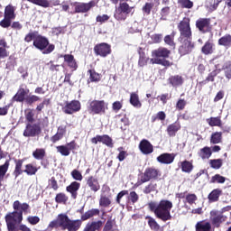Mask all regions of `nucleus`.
<instances>
[{
  "instance_id": "nucleus-60",
  "label": "nucleus",
  "mask_w": 231,
  "mask_h": 231,
  "mask_svg": "<svg viewBox=\"0 0 231 231\" xmlns=\"http://www.w3.org/2000/svg\"><path fill=\"white\" fill-rule=\"evenodd\" d=\"M64 59H65V62H68L69 66H70L71 68L75 66V60H74L73 55H65Z\"/></svg>"
},
{
  "instance_id": "nucleus-21",
  "label": "nucleus",
  "mask_w": 231,
  "mask_h": 231,
  "mask_svg": "<svg viewBox=\"0 0 231 231\" xmlns=\"http://www.w3.org/2000/svg\"><path fill=\"white\" fill-rule=\"evenodd\" d=\"M79 189H80V183L77 182V181H73L72 183H70V185H69L66 188L67 192H70L71 193V198H73V199H77V196H78V190Z\"/></svg>"
},
{
  "instance_id": "nucleus-58",
  "label": "nucleus",
  "mask_w": 231,
  "mask_h": 231,
  "mask_svg": "<svg viewBox=\"0 0 231 231\" xmlns=\"http://www.w3.org/2000/svg\"><path fill=\"white\" fill-rule=\"evenodd\" d=\"M113 225H115V221L112 219H109L106 221L103 231H113Z\"/></svg>"
},
{
  "instance_id": "nucleus-52",
  "label": "nucleus",
  "mask_w": 231,
  "mask_h": 231,
  "mask_svg": "<svg viewBox=\"0 0 231 231\" xmlns=\"http://www.w3.org/2000/svg\"><path fill=\"white\" fill-rule=\"evenodd\" d=\"M55 199H56V203H66V201H68V198L64 193L57 194Z\"/></svg>"
},
{
  "instance_id": "nucleus-27",
  "label": "nucleus",
  "mask_w": 231,
  "mask_h": 231,
  "mask_svg": "<svg viewBox=\"0 0 231 231\" xmlns=\"http://www.w3.org/2000/svg\"><path fill=\"white\" fill-rule=\"evenodd\" d=\"M201 51L204 55H212L214 53V43L207 42L202 47Z\"/></svg>"
},
{
  "instance_id": "nucleus-37",
  "label": "nucleus",
  "mask_w": 231,
  "mask_h": 231,
  "mask_svg": "<svg viewBox=\"0 0 231 231\" xmlns=\"http://www.w3.org/2000/svg\"><path fill=\"white\" fill-rule=\"evenodd\" d=\"M29 3H32V5H37L38 6H42V8H50V2L48 0H27Z\"/></svg>"
},
{
  "instance_id": "nucleus-20",
  "label": "nucleus",
  "mask_w": 231,
  "mask_h": 231,
  "mask_svg": "<svg viewBox=\"0 0 231 231\" xmlns=\"http://www.w3.org/2000/svg\"><path fill=\"white\" fill-rule=\"evenodd\" d=\"M196 231H212V224L208 221H199L195 226Z\"/></svg>"
},
{
  "instance_id": "nucleus-28",
  "label": "nucleus",
  "mask_w": 231,
  "mask_h": 231,
  "mask_svg": "<svg viewBox=\"0 0 231 231\" xmlns=\"http://www.w3.org/2000/svg\"><path fill=\"white\" fill-rule=\"evenodd\" d=\"M62 216L63 214L58 215L57 219L49 224V228H60L62 230Z\"/></svg>"
},
{
  "instance_id": "nucleus-8",
  "label": "nucleus",
  "mask_w": 231,
  "mask_h": 231,
  "mask_svg": "<svg viewBox=\"0 0 231 231\" xmlns=\"http://www.w3.org/2000/svg\"><path fill=\"white\" fill-rule=\"evenodd\" d=\"M41 126L37 124H27L25 130L23 132V136L25 137H34V136H39L41 134Z\"/></svg>"
},
{
  "instance_id": "nucleus-48",
  "label": "nucleus",
  "mask_w": 231,
  "mask_h": 231,
  "mask_svg": "<svg viewBox=\"0 0 231 231\" xmlns=\"http://www.w3.org/2000/svg\"><path fill=\"white\" fill-rule=\"evenodd\" d=\"M99 205L100 207H109L111 205V199L106 196H101L99 199Z\"/></svg>"
},
{
  "instance_id": "nucleus-62",
  "label": "nucleus",
  "mask_w": 231,
  "mask_h": 231,
  "mask_svg": "<svg viewBox=\"0 0 231 231\" xmlns=\"http://www.w3.org/2000/svg\"><path fill=\"white\" fill-rule=\"evenodd\" d=\"M152 6H153L152 4L146 3L145 5L143 7V12H144V14H147V15H149V14H151V10H152Z\"/></svg>"
},
{
  "instance_id": "nucleus-50",
  "label": "nucleus",
  "mask_w": 231,
  "mask_h": 231,
  "mask_svg": "<svg viewBox=\"0 0 231 231\" xmlns=\"http://www.w3.org/2000/svg\"><path fill=\"white\" fill-rule=\"evenodd\" d=\"M156 183L151 182L148 186L144 188V194H151V192H154V190H156Z\"/></svg>"
},
{
  "instance_id": "nucleus-25",
  "label": "nucleus",
  "mask_w": 231,
  "mask_h": 231,
  "mask_svg": "<svg viewBox=\"0 0 231 231\" xmlns=\"http://www.w3.org/2000/svg\"><path fill=\"white\" fill-rule=\"evenodd\" d=\"M199 156H200L202 160H208V158H210V156H212V149H210V147L208 146L200 149V151L199 152Z\"/></svg>"
},
{
  "instance_id": "nucleus-4",
  "label": "nucleus",
  "mask_w": 231,
  "mask_h": 231,
  "mask_svg": "<svg viewBox=\"0 0 231 231\" xmlns=\"http://www.w3.org/2000/svg\"><path fill=\"white\" fill-rule=\"evenodd\" d=\"M32 44L34 48L42 51L43 55H50L55 50V45L50 44L48 38L41 35L35 37Z\"/></svg>"
},
{
  "instance_id": "nucleus-3",
  "label": "nucleus",
  "mask_w": 231,
  "mask_h": 231,
  "mask_svg": "<svg viewBox=\"0 0 231 231\" xmlns=\"http://www.w3.org/2000/svg\"><path fill=\"white\" fill-rule=\"evenodd\" d=\"M169 55H171V51L161 47L152 51V57L154 58L151 59L150 62L152 64H160L161 66L169 67L171 66V61L165 60L169 58Z\"/></svg>"
},
{
  "instance_id": "nucleus-9",
  "label": "nucleus",
  "mask_w": 231,
  "mask_h": 231,
  "mask_svg": "<svg viewBox=\"0 0 231 231\" xmlns=\"http://www.w3.org/2000/svg\"><path fill=\"white\" fill-rule=\"evenodd\" d=\"M160 175V171L156 168H147L144 171L143 177H142L141 181L143 183H147V181H151V180H156Z\"/></svg>"
},
{
  "instance_id": "nucleus-12",
  "label": "nucleus",
  "mask_w": 231,
  "mask_h": 231,
  "mask_svg": "<svg viewBox=\"0 0 231 231\" xmlns=\"http://www.w3.org/2000/svg\"><path fill=\"white\" fill-rule=\"evenodd\" d=\"M62 111L65 112L66 115H73V113L80 111V102L74 100L69 103H66L62 107Z\"/></svg>"
},
{
  "instance_id": "nucleus-40",
  "label": "nucleus",
  "mask_w": 231,
  "mask_h": 231,
  "mask_svg": "<svg viewBox=\"0 0 231 231\" xmlns=\"http://www.w3.org/2000/svg\"><path fill=\"white\" fill-rule=\"evenodd\" d=\"M218 44L220 46H230L231 44V35L227 34L218 40Z\"/></svg>"
},
{
  "instance_id": "nucleus-6",
  "label": "nucleus",
  "mask_w": 231,
  "mask_h": 231,
  "mask_svg": "<svg viewBox=\"0 0 231 231\" xmlns=\"http://www.w3.org/2000/svg\"><path fill=\"white\" fill-rule=\"evenodd\" d=\"M179 30L180 32V36L179 38L180 41L190 39L192 37V31L190 30V23L189 20L181 21L179 24Z\"/></svg>"
},
{
  "instance_id": "nucleus-33",
  "label": "nucleus",
  "mask_w": 231,
  "mask_h": 231,
  "mask_svg": "<svg viewBox=\"0 0 231 231\" xmlns=\"http://www.w3.org/2000/svg\"><path fill=\"white\" fill-rule=\"evenodd\" d=\"M221 192L222 191L219 189H216L213 191H211L208 197L209 201L213 203L217 201L219 199V197L221 196Z\"/></svg>"
},
{
  "instance_id": "nucleus-14",
  "label": "nucleus",
  "mask_w": 231,
  "mask_h": 231,
  "mask_svg": "<svg viewBox=\"0 0 231 231\" xmlns=\"http://www.w3.org/2000/svg\"><path fill=\"white\" fill-rule=\"evenodd\" d=\"M94 51L97 55H100V57H107L111 53V46L107 43H100L94 47Z\"/></svg>"
},
{
  "instance_id": "nucleus-45",
  "label": "nucleus",
  "mask_w": 231,
  "mask_h": 231,
  "mask_svg": "<svg viewBox=\"0 0 231 231\" xmlns=\"http://www.w3.org/2000/svg\"><path fill=\"white\" fill-rule=\"evenodd\" d=\"M178 3H180L182 8L190 9L194 6V3L190 0H178Z\"/></svg>"
},
{
  "instance_id": "nucleus-22",
  "label": "nucleus",
  "mask_w": 231,
  "mask_h": 231,
  "mask_svg": "<svg viewBox=\"0 0 231 231\" xmlns=\"http://www.w3.org/2000/svg\"><path fill=\"white\" fill-rule=\"evenodd\" d=\"M104 225V223L99 221L88 222L83 231H97L100 230V227Z\"/></svg>"
},
{
  "instance_id": "nucleus-18",
  "label": "nucleus",
  "mask_w": 231,
  "mask_h": 231,
  "mask_svg": "<svg viewBox=\"0 0 231 231\" xmlns=\"http://www.w3.org/2000/svg\"><path fill=\"white\" fill-rule=\"evenodd\" d=\"M157 162L164 165H170L174 162V154L172 153H162L157 157Z\"/></svg>"
},
{
  "instance_id": "nucleus-61",
  "label": "nucleus",
  "mask_w": 231,
  "mask_h": 231,
  "mask_svg": "<svg viewBox=\"0 0 231 231\" xmlns=\"http://www.w3.org/2000/svg\"><path fill=\"white\" fill-rule=\"evenodd\" d=\"M44 106H50V98L44 99L43 102L36 107V111H42L44 109Z\"/></svg>"
},
{
  "instance_id": "nucleus-19",
  "label": "nucleus",
  "mask_w": 231,
  "mask_h": 231,
  "mask_svg": "<svg viewBox=\"0 0 231 231\" xmlns=\"http://www.w3.org/2000/svg\"><path fill=\"white\" fill-rule=\"evenodd\" d=\"M139 149L143 154H151L152 152V144L147 140L141 141L139 144Z\"/></svg>"
},
{
  "instance_id": "nucleus-57",
  "label": "nucleus",
  "mask_w": 231,
  "mask_h": 231,
  "mask_svg": "<svg viewBox=\"0 0 231 231\" xmlns=\"http://www.w3.org/2000/svg\"><path fill=\"white\" fill-rule=\"evenodd\" d=\"M220 70H213L211 73L208 74L206 80L208 82H214V79L217 77V74L219 73Z\"/></svg>"
},
{
  "instance_id": "nucleus-47",
  "label": "nucleus",
  "mask_w": 231,
  "mask_h": 231,
  "mask_svg": "<svg viewBox=\"0 0 231 231\" xmlns=\"http://www.w3.org/2000/svg\"><path fill=\"white\" fill-rule=\"evenodd\" d=\"M186 201L189 203V205H194V203L198 201V196H196V194L189 193L186 195Z\"/></svg>"
},
{
  "instance_id": "nucleus-46",
  "label": "nucleus",
  "mask_w": 231,
  "mask_h": 231,
  "mask_svg": "<svg viewBox=\"0 0 231 231\" xmlns=\"http://www.w3.org/2000/svg\"><path fill=\"white\" fill-rule=\"evenodd\" d=\"M210 165L212 169H221V166L223 165V161L221 159L211 160Z\"/></svg>"
},
{
  "instance_id": "nucleus-5",
  "label": "nucleus",
  "mask_w": 231,
  "mask_h": 231,
  "mask_svg": "<svg viewBox=\"0 0 231 231\" xmlns=\"http://www.w3.org/2000/svg\"><path fill=\"white\" fill-rule=\"evenodd\" d=\"M82 226V220H71L68 215L63 214L61 221V230L79 231Z\"/></svg>"
},
{
  "instance_id": "nucleus-17",
  "label": "nucleus",
  "mask_w": 231,
  "mask_h": 231,
  "mask_svg": "<svg viewBox=\"0 0 231 231\" xmlns=\"http://www.w3.org/2000/svg\"><path fill=\"white\" fill-rule=\"evenodd\" d=\"M197 28H199V32L202 33L207 32L208 28H210V20L207 18H202L197 21L196 23Z\"/></svg>"
},
{
  "instance_id": "nucleus-59",
  "label": "nucleus",
  "mask_w": 231,
  "mask_h": 231,
  "mask_svg": "<svg viewBox=\"0 0 231 231\" xmlns=\"http://www.w3.org/2000/svg\"><path fill=\"white\" fill-rule=\"evenodd\" d=\"M147 57H145L144 53H140V57H139V66L141 68H143V66H145V64H147Z\"/></svg>"
},
{
  "instance_id": "nucleus-36",
  "label": "nucleus",
  "mask_w": 231,
  "mask_h": 231,
  "mask_svg": "<svg viewBox=\"0 0 231 231\" xmlns=\"http://www.w3.org/2000/svg\"><path fill=\"white\" fill-rule=\"evenodd\" d=\"M170 84H171L173 88L181 86V84H183V79L181 78V76H172L171 78H170Z\"/></svg>"
},
{
  "instance_id": "nucleus-56",
  "label": "nucleus",
  "mask_w": 231,
  "mask_h": 231,
  "mask_svg": "<svg viewBox=\"0 0 231 231\" xmlns=\"http://www.w3.org/2000/svg\"><path fill=\"white\" fill-rule=\"evenodd\" d=\"M91 82H98L100 80V75L93 70H89Z\"/></svg>"
},
{
  "instance_id": "nucleus-63",
  "label": "nucleus",
  "mask_w": 231,
  "mask_h": 231,
  "mask_svg": "<svg viewBox=\"0 0 231 231\" xmlns=\"http://www.w3.org/2000/svg\"><path fill=\"white\" fill-rule=\"evenodd\" d=\"M39 100H41V98L35 95L30 96L26 98L27 104H33V102H39Z\"/></svg>"
},
{
  "instance_id": "nucleus-24",
  "label": "nucleus",
  "mask_w": 231,
  "mask_h": 231,
  "mask_svg": "<svg viewBox=\"0 0 231 231\" xmlns=\"http://www.w3.org/2000/svg\"><path fill=\"white\" fill-rule=\"evenodd\" d=\"M180 129H181V125L175 122L168 126L167 133L169 136H176V134L180 131Z\"/></svg>"
},
{
  "instance_id": "nucleus-34",
  "label": "nucleus",
  "mask_w": 231,
  "mask_h": 231,
  "mask_svg": "<svg viewBox=\"0 0 231 231\" xmlns=\"http://www.w3.org/2000/svg\"><path fill=\"white\" fill-rule=\"evenodd\" d=\"M8 167H10V161H6L0 166V181L5 180V176L6 175V172H8Z\"/></svg>"
},
{
  "instance_id": "nucleus-31",
  "label": "nucleus",
  "mask_w": 231,
  "mask_h": 231,
  "mask_svg": "<svg viewBox=\"0 0 231 231\" xmlns=\"http://www.w3.org/2000/svg\"><path fill=\"white\" fill-rule=\"evenodd\" d=\"M65 133H66V130H64V128L59 127L57 134L51 138V142L52 143H55L59 142V140H62Z\"/></svg>"
},
{
  "instance_id": "nucleus-55",
  "label": "nucleus",
  "mask_w": 231,
  "mask_h": 231,
  "mask_svg": "<svg viewBox=\"0 0 231 231\" xmlns=\"http://www.w3.org/2000/svg\"><path fill=\"white\" fill-rule=\"evenodd\" d=\"M164 42H165V44H168V46H172V47H174V46H175V43H174V36L166 35V36L164 37Z\"/></svg>"
},
{
  "instance_id": "nucleus-35",
  "label": "nucleus",
  "mask_w": 231,
  "mask_h": 231,
  "mask_svg": "<svg viewBox=\"0 0 231 231\" xmlns=\"http://www.w3.org/2000/svg\"><path fill=\"white\" fill-rule=\"evenodd\" d=\"M146 219H148V225H149L151 230H153V231L160 230V224H158V222H156V219H154L152 217H146Z\"/></svg>"
},
{
  "instance_id": "nucleus-11",
  "label": "nucleus",
  "mask_w": 231,
  "mask_h": 231,
  "mask_svg": "<svg viewBox=\"0 0 231 231\" xmlns=\"http://www.w3.org/2000/svg\"><path fill=\"white\" fill-rule=\"evenodd\" d=\"M106 109V103L104 101H91L88 106L89 113H94L95 115H98L105 111Z\"/></svg>"
},
{
  "instance_id": "nucleus-64",
  "label": "nucleus",
  "mask_w": 231,
  "mask_h": 231,
  "mask_svg": "<svg viewBox=\"0 0 231 231\" xmlns=\"http://www.w3.org/2000/svg\"><path fill=\"white\" fill-rule=\"evenodd\" d=\"M139 199L138 194H136L134 191L130 192V200L132 203H136Z\"/></svg>"
},
{
  "instance_id": "nucleus-41",
  "label": "nucleus",
  "mask_w": 231,
  "mask_h": 231,
  "mask_svg": "<svg viewBox=\"0 0 231 231\" xmlns=\"http://www.w3.org/2000/svg\"><path fill=\"white\" fill-rule=\"evenodd\" d=\"M226 178L221 176L220 174H216L210 180V183H225Z\"/></svg>"
},
{
  "instance_id": "nucleus-13",
  "label": "nucleus",
  "mask_w": 231,
  "mask_h": 231,
  "mask_svg": "<svg viewBox=\"0 0 231 231\" xmlns=\"http://www.w3.org/2000/svg\"><path fill=\"white\" fill-rule=\"evenodd\" d=\"M181 45L179 48V52L180 55H187L188 53H190L192 50H194V43L190 41V39H185L183 41H180Z\"/></svg>"
},
{
  "instance_id": "nucleus-30",
  "label": "nucleus",
  "mask_w": 231,
  "mask_h": 231,
  "mask_svg": "<svg viewBox=\"0 0 231 231\" xmlns=\"http://www.w3.org/2000/svg\"><path fill=\"white\" fill-rule=\"evenodd\" d=\"M5 17L8 19H15V7L12 5H9L5 9Z\"/></svg>"
},
{
  "instance_id": "nucleus-1",
  "label": "nucleus",
  "mask_w": 231,
  "mask_h": 231,
  "mask_svg": "<svg viewBox=\"0 0 231 231\" xmlns=\"http://www.w3.org/2000/svg\"><path fill=\"white\" fill-rule=\"evenodd\" d=\"M14 210L5 216V223L8 231H32L30 227L26 226L23 223V212L28 214L30 205L27 203H21L19 200H15L13 204ZM17 225H20L17 226Z\"/></svg>"
},
{
  "instance_id": "nucleus-49",
  "label": "nucleus",
  "mask_w": 231,
  "mask_h": 231,
  "mask_svg": "<svg viewBox=\"0 0 231 231\" xmlns=\"http://www.w3.org/2000/svg\"><path fill=\"white\" fill-rule=\"evenodd\" d=\"M58 152H60L61 156H69V152L66 145H60L56 147Z\"/></svg>"
},
{
  "instance_id": "nucleus-39",
  "label": "nucleus",
  "mask_w": 231,
  "mask_h": 231,
  "mask_svg": "<svg viewBox=\"0 0 231 231\" xmlns=\"http://www.w3.org/2000/svg\"><path fill=\"white\" fill-rule=\"evenodd\" d=\"M23 172H26L28 176H33L37 173V167L33 166L32 164L25 165V170Z\"/></svg>"
},
{
  "instance_id": "nucleus-7",
  "label": "nucleus",
  "mask_w": 231,
  "mask_h": 231,
  "mask_svg": "<svg viewBox=\"0 0 231 231\" xmlns=\"http://www.w3.org/2000/svg\"><path fill=\"white\" fill-rule=\"evenodd\" d=\"M131 13V7L129 6V4L127 3H121L119 8L116 11V14H114L115 19L116 21H125V15L124 14H127Z\"/></svg>"
},
{
  "instance_id": "nucleus-54",
  "label": "nucleus",
  "mask_w": 231,
  "mask_h": 231,
  "mask_svg": "<svg viewBox=\"0 0 231 231\" xmlns=\"http://www.w3.org/2000/svg\"><path fill=\"white\" fill-rule=\"evenodd\" d=\"M71 176L77 181H82V173L80 171L74 170L71 171Z\"/></svg>"
},
{
  "instance_id": "nucleus-29",
  "label": "nucleus",
  "mask_w": 231,
  "mask_h": 231,
  "mask_svg": "<svg viewBox=\"0 0 231 231\" xmlns=\"http://www.w3.org/2000/svg\"><path fill=\"white\" fill-rule=\"evenodd\" d=\"M130 104H132L134 107H142V102H140V97H138V94L132 93L130 95Z\"/></svg>"
},
{
  "instance_id": "nucleus-2",
  "label": "nucleus",
  "mask_w": 231,
  "mask_h": 231,
  "mask_svg": "<svg viewBox=\"0 0 231 231\" xmlns=\"http://www.w3.org/2000/svg\"><path fill=\"white\" fill-rule=\"evenodd\" d=\"M148 207L151 212H153L158 219L164 222L172 219V216L171 215L172 203L171 200L162 199L160 202H150Z\"/></svg>"
},
{
  "instance_id": "nucleus-42",
  "label": "nucleus",
  "mask_w": 231,
  "mask_h": 231,
  "mask_svg": "<svg viewBox=\"0 0 231 231\" xmlns=\"http://www.w3.org/2000/svg\"><path fill=\"white\" fill-rule=\"evenodd\" d=\"M181 170L183 172H191L192 171V163L189 161H184L181 162Z\"/></svg>"
},
{
  "instance_id": "nucleus-38",
  "label": "nucleus",
  "mask_w": 231,
  "mask_h": 231,
  "mask_svg": "<svg viewBox=\"0 0 231 231\" xmlns=\"http://www.w3.org/2000/svg\"><path fill=\"white\" fill-rule=\"evenodd\" d=\"M32 156L35 160H43L44 156H46V151H44V149H36L32 152Z\"/></svg>"
},
{
  "instance_id": "nucleus-32",
  "label": "nucleus",
  "mask_w": 231,
  "mask_h": 231,
  "mask_svg": "<svg viewBox=\"0 0 231 231\" xmlns=\"http://www.w3.org/2000/svg\"><path fill=\"white\" fill-rule=\"evenodd\" d=\"M24 171H23V160L15 161V169L14 171V176L17 178L18 176H21Z\"/></svg>"
},
{
  "instance_id": "nucleus-16",
  "label": "nucleus",
  "mask_w": 231,
  "mask_h": 231,
  "mask_svg": "<svg viewBox=\"0 0 231 231\" xmlns=\"http://www.w3.org/2000/svg\"><path fill=\"white\" fill-rule=\"evenodd\" d=\"M28 93H30V89L24 88L22 85L17 93L13 97L12 102H24V98Z\"/></svg>"
},
{
  "instance_id": "nucleus-23",
  "label": "nucleus",
  "mask_w": 231,
  "mask_h": 231,
  "mask_svg": "<svg viewBox=\"0 0 231 231\" xmlns=\"http://www.w3.org/2000/svg\"><path fill=\"white\" fill-rule=\"evenodd\" d=\"M87 185L90 187V189L93 190V192H98V190H100V184L98 183V180L93 176L88 179Z\"/></svg>"
},
{
  "instance_id": "nucleus-43",
  "label": "nucleus",
  "mask_w": 231,
  "mask_h": 231,
  "mask_svg": "<svg viewBox=\"0 0 231 231\" xmlns=\"http://www.w3.org/2000/svg\"><path fill=\"white\" fill-rule=\"evenodd\" d=\"M208 124H209L211 127H219L221 125V119L219 117H211L208 119Z\"/></svg>"
},
{
  "instance_id": "nucleus-53",
  "label": "nucleus",
  "mask_w": 231,
  "mask_h": 231,
  "mask_svg": "<svg viewBox=\"0 0 231 231\" xmlns=\"http://www.w3.org/2000/svg\"><path fill=\"white\" fill-rule=\"evenodd\" d=\"M11 24H12V18L5 17V19H3L0 22V26H2V28H9Z\"/></svg>"
},
{
  "instance_id": "nucleus-51",
  "label": "nucleus",
  "mask_w": 231,
  "mask_h": 231,
  "mask_svg": "<svg viewBox=\"0 0 231 231\" xmlns=\"http://www.w3.org/2000/svg\"><path fill=\"white\" fill-rule=\"evenodd\" d=\"M211 143H219L221 142V133L216 132L211 135Z\"/></svg>"
},
{
  "instance_id": "nucleus-44",
  "label": "nucleus",
  "mask_w": 231,
  "mask_h": 231,
  "mask_svg": "<svg viewBox=\"0 0 231 231\" xmlns=\"http://www.w3.org/2000/svg\"><path fill=\"white\" fill-rule=\"evenodd\" d=\"M101 143L107 145V147H113V139L109 135H101Z\"/></svg>"
},
{
  "instance_id": "nucleus-10",
  "label": "nucleus",
  "mask_w": 231,
  "mask_h": 231,
  "mask_svg": "<svg viewBox=\"0 0 231 231\" xmlns=\"http://www.w3.org/2000/svg\"><path fill=\"white\" fill-rule=\"evenodd\" d=\"M210 221L216 228H219V226H221V223H225V221H226V217L217 211H211Z\"/></svg>"
},
{
  "instance_id": "nucleus-26",
  "label": "nucleus",
  "mask_w": 231,
  "mask_h": 231,
  "mask_svg": "<svg viewBox=\"0 0 231 231\" xmlns=\"http://www.w3.org/2000/svg\"><path fill=\"white\" fill-rule=\"evenodd\" d=\"M98 214H100V210L90 209L81 216V221H88V219H91L93 216H98Z\"/></svg>"
},
{
  "instance_id": "nucleus-15",
  "label": "nucleus",
  "mask_w": 231,
  "mask_h": 231,
  "mask_svg": "<svg viewBox=\"0 0 231 231\" xmlns=\"http://www.w3.org/2000/svg\"><path fill=\"white\" fill-rule=\"evenodd\" d=\"M97 5L95 1H90L89 3H79L75 6L76 14H86L89 12Z\"/></svg>"
}]
</instances>
